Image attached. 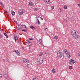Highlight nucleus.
Returning <instances> with one entry per match:
<instances>
[{
  "label": "nucleus",
  "instance_id": "43",
  "mask_svg": "<svg viewBox=\"0 0 80 80\" xmlns=\"http://www.w3.org/2000/svg\"><path fill=\"white\" fill-rule=\"evenodd\" d=\"M0 4L1 5H2V4H3V3H2V2H0Z\"/></svg>",
  "mask_w": 80,
  "mask_h": 80
},
{
  "label": "nucleus",
  "instance_id": "6",
  "mask_svg": "<svg viewBox=\"0 0 80 80\" xmlns=\"http://www.w3.org/2000/svg\"><path fill=\"white\" fill-rule=\"evenodd\" d=\"M69 63L70 65H73L75 63V61L73 59H71L69 60Z\"/></svg>",
  "mask_w": 80,
  "mask_h": 80
},
{
  "label": "nucleus",
  "instance_id": "33",
  "mask_svg": "<svg viewBox=\"0 0 80 80\" xmlns=\"http://www.w3.org/2000/svg\"><path fill=\"white\" fill-rule=\"evenodd\" d=\"M3 36L1 34L0 35V38H3Z\"/></svg>",
  "mask_w": 80,
  "mask_h": 80
},
{
  "label": "nucleus",
  "instance_id": "30",
  "mask_svg": "<svg viewBox=\"0 0 80 80\" xmlns=\"http://www.w3.org/2000/svg\"><path fill=\"white\" fill-rule=\"evenodd\" d=\"M51 10H53L54 8V6H51Z\"/></svg>",
  "mask_w": 80,
  "mask_h": 80
},
{
  "label": "nucleus",
  "instance_id": "48",
  "mask_svg": "<svg viewBox=\"0 0 80 80\" xmlns=\"http://www.w3.org/2000/svg\"><path fill=\"white\" fill-rule=\"evenodd\" d=\"M7 13V11H6V13Z\"/></svg>",
  "mask_w": 80,
  "mask_h": 80
},
{
  "label": "nucleus",
  "instance_id": "24",
  "mask_svg": "<svg viewBox=\"0 0 80 80\" xmlns=\"http://www.w3.org/2000/svg\"><path fill=\"white\" fill-rule=\"evenodd\" d=\"M69 69H70V70H72V69L73 67H72V66H69Z\"/></svg>",
  "mask_w": 80,
  "mask_h": 80
},
{
  "label": "nucleus",
  "instance_id": "50",
  "mask_svg": "<svg viewBox=\"0 0 80 80\" xmlns=\"http://www.w3.org/2000/svg\"><path fill=\"white\" fill-rule=\"evenodd\" d=\"M17 24H18V22H17Z\"/></svg>",
  "mask_w": 80,
  "mask_h": 80
},
{
  "label": "nucleus",
  "instance_id": "53",
  "mask_svg": "<svg viewBox=\"0 0 80 80\" xmlns=\"http://www.w3.org/2000/svg\"><path fill=\"white\" fill-rule=\"evenodd\" d=\"M22 48H23V47H22Z\"/></svg>",
  "mask_w": 80,
  "mask_h": 80
},
{
  "label": "nucleus",
  "instance_id": "16",
  "mask_svg": "<svg viewBox=\"0 0 80 80\" xmlns=\"http://www.w3.org/2000/svg\"><path fill=\"white\" fill-rule=\"evenodd\" d=\"M71 19L72 21H74L75 20V18L74 17H72L71 18Z\"/></svg>",
  "mask_w": 80,
  "mask_h": 80
},
{
  "label": "nucleus",
  "instance_id": "45",
  "mask_svg": "<svg viewBox=\"0 0 80 80\" xmlns=\"http://www.w3.org/2000/svg\"><path fill=\"white\" fill-rule=\"evenodd\" d=\"M29 65H28V64H27V66L28 67H29Z\"/></svg>",
  "mask_w": 80,
  "mask_h": 80
},
{
  "label": "nucleus",
  "instance_id": "10",
  "mask_svg": "<svg viewBox=\"0 0 80 80\" xmlns=\"http://www.w3.org/2000/svg\"><path fill=\"white\" fill-rule=\"evenodd\" d=\"M15 52H16V53L18 56H20V53L19 51L17 50H15Z\"/></svg>",
  "mask_w": 80,
  "mask_h": 80
},
{
  "label": "nucleus",
  "instance_id": "40",
  "mask_svg": "<svg viewBox=\"0 0 80 80\" xmlns=\"http://www.w3.org/2000/svg\"><path fill=\"white\" fill-rule=\"evenodd\" d=\"M24 26L25 28H26L27 26H26V25H22V26Z\"/></svg>",
  "mask_w": 80,
  "mask_h": 80
},
{
  "label": "nucleus",
  "instance_id": "28",
  "mask_svg": "<svg viewBox=\"0 0 80 80\" xmlns=\"http://www.w3.org/2000/svg\"><path fill=\"white\" fill-rule=\"evenodd\" d=\"M28 45H29V46H31V45H32V42H29L28 43Z\"/></svg>",
  "mask_w": 80,
  "mask_h": 80
},
{
  "label": "nucleus",
  "instance_id": "38",
  "mask_svg": "<svg viewBox=\"0 0 80 80\" xmlns=\"http://www.w3.org/2000/svg\"><path fill=\"white\" fill-rule=\"evenodd\" d=\"M14 22L16 23H17V21H14Z\"/></svg>",
  "mask_w": 80,
  "mask_h": 80
},
{
  "label": "nucleus",
  "instance_id": "46",
  "mask_svg": "<svg viewBox=\"0 0 80 80\" xmlns=\"http://www.w3.org/2000/svg\"><path fill=\"white\" fill-rule=\"evenodd\" d=\"M27 29H28V27H26V28H25Z\"/></svg>",
  "mask_w": 80,
  "mask_h": 80
},
{
  "label": "nucleus",
  "instance_id": "9",
  "mask_svg": "<svg viewBox=\"0 0 80 80\" xmlns=\"http://www.w3.org/2000/svg\"><path fill=\"white\" fill-rule=\"evenodd\" d=\"M23 10L21 9L19 11L18 13L19 15H22V14H23Z\"/></svg>",
  "mask_w": 80,
  "mask_h": 80
},
{
  "label": "nucleus",
  "instance_id": "23",
  "mask_svg": "<svg viewBox=\"0 0 80 80\" xmlns=\"http://www.w3.org/2000/svg\"><path fill=\"white\" fill-rule=\"evenodd\" d=\"M42 55H43V53L42 52L39 53V56H42Z\"/></svg>",
  "mask_w": 80,
  "mask_h": 80
},
{
  "label": "nucleus",
  "instance_id": "14",
  "mask_svg": "<svg viewBox=\"0 0 80 80\" xmlns=\"http://www.w3.org/2000/svg\"><path fill=\"white\" fill-rule=\"evenodd\" d=\"M30 6H32L33 4H32V2H29V4H28Z\"/></svg>",
  "mask_w": 80,
  "mask_h": 80
},
{
  "label": "nucleus",
  "instance_id": "41",
  "mask_svg": "<svg viewBox=\"0 0 80 80\" xmlns=\"http://www.w3.org/2000/svg\"><path fill=\"white\" fill-rule=\"evenodd\" d=\"M40 18H41V20H43V18L42 17H40Z\"/></svg>",
  "mask_w": 80,
  "mask_h": 80
},
{
  "label": "nucleus",
  "instance_id": "2",
  "mask_svg": "<svg viewBox=\"0 0 80 80\" xmlns=\"http://www.w3.org/2000/svg\"><path fill=\"white\" fill-rule=\"evenodd\" d=\"M64 52L66 54V55H67V57L68 58H70L71 56H70V54L68 52V51L66 49L64 50Z\"/></svg>",
  "mask_w": 80,
  "mask_h": 80
},
{
  "label": "nucleus",
  "instance_id": "4",
  "mask_svg": "<svg viewBox=\"0 0 80 80\" xmlns=\"http://www.w3.org/2000/svg\"><path fill=\"white\" fill-rule=\"evenodd\" d=\"M21 62L22 63H29V60L24 58H22L21 60Z\"/></svg>",
  "mask_w": 80,
  "mask_h": 80
},
{
  "label": "nucleus",
  "instance_id": "37",
  "mask_svg": "<svg viewBox=\"0 0 80 80\" xmlns=\"http://www.w3.org/2000/svg\"><path fill=\"white\" fill-rule=\"evenodd\" d=\"M33 80H37V79L36 78H33Z\"/></svg>",
  "mask_w": 80,
  "mask_h": 80
},
{
  "label": "nucleus",
  "instance_id": "20",
  "mask_svg": "<svg viewBox=\"0 0 80 80\" xmlns=\"http://www.w3.org/2000/svg\"><path fill=\"white\" fill-rule=\"evenodd\" d=\"M21 32H24L26 33H27V30L26 29H23L21 31Z\"/></svg>",
  "mask_w": 80,
  "mask_h": 80
},
{
  "label": "nucleus",
  "instance_id": "25",
  "mask_svg": "<svg viewBox=\"0 0 80 80\" xmlns=\"http://www.w3.org/2000/svg\"><path fill=\"white\" fill-rule=\"evenodd\" d=\"M37 20L38 21V25H40V22L39 21V20L38 19H37Z\"/></svg>",
  "mask_w": 80,
  "mask_h": 80
},
{
  "label": "nucleus",
  "instance_id": "52",
  "mask_svg": "<svg viewBox=\"0 0 80 80\" xmlns=\"http://www.w3.org/2000/svg\"><path fill=\"white\" fill-rule=\"evenodd\" d=\"M11 20H12V19H11Z\"/></svg>",
  "mask_w": 80,
  "mask_h": 80
},
{
  "label": "nucleus",
  "instance_id": "21",
  "mask_svg": "<svg viewBox=\"0 0 80 80\" xmlns=\"http://www.w3.org/2000/svg\"><path fill=\"white\" fill-rule=\"evenodd\" d=\"M52 72H53V73H55L56 72H55V69H52Z\"/></svg>",
  "mask_w": 80,
  "mask_h": 80
},
{
  "label": "nucleus",
  "instance_id": "3",
  "mask_svg": "<svg viewBox=\"0 0 80 80\" xmlns=\"http://www.w3.org/2000/svg\"><path fill=\"white\" fill-rule=\"evenodd\" d=\"M60 51H58L57 52V55L58 58H62V57L63 56V53L61 52Z\"/></svg>",
  "mask_w": 80,
  "mask_h": 80
},
{
  "label": "nucleus",
  "instance_id": "36",
  "mask_svg": "<svg viewBox=\"0 0 80 80\" xmlns=\"http://www.w3.org/2000/svg\"><path fill=\"white\" fill-rule=\"evenodd\" d=\"M34 10H35V11H38V9H37V8H35L34 9Z\"/></svg>",
  "mask_w": 80,
  "mask_h": 80
},
{
  "label": "nucleus",
  "instance_id": "35",
  "mask_svg": "<svg viewBox=\"0 0 80 80\" xmlns=\"http://www.w3.org/2000/svg\"><path fill=\"white\" fill-rule=\"evenodd\" d=\"M2 5V8H4V5H3V4H1Z\"/></svg>",
  "mask_w": 80,
  "mask_h": 80
},
{
  "label": "nucleus",
  "instance_id": "13",
  "mask_svg": "<svg viewBox=\"0 0 80 80\" xmlns=\"http://www.w3.org/2000/svg\"><path fill=\"white\" fill-rule=\"evenodd\" d=\"M12 16H14V15H15V12L13 11H12Z\"/></svg>",
  "mask_w": 80,
  "mask_h": 80
},
{
  "label": "nucleus",
  "instance_id": "12",
  "mask_svg": "<svg viewBox=\"0 0 80 80\" xmlns=\"http://www.w3.org/2000/svg\"><path fill=\"white\" fill-rule=\"evenodd\" d=\"M44 1L47 3H50V0H44Z\"/></svg>",
  "mask_w": 80,
  "mask_h": 80
},
{
  "label": "nucleus",
  "instance_id": "31",
  "mask_svg": "<svg viewBox=\"0 0 80 80\" xmlns=\"http://www.w3.org/2000/svg\"><path fill=\"white\" fill-rule=\"evenodd\" d=\"M6 62H8V63H9V60L8 59H6L5 60Z\"/></svg>",
  "mask_w": 80,
  "mask_h": 80
},
{
  "label": "nucleus",
  "instance_id": "47",
  "mask_svg": "<svg viewBox=\"0 0 80 80\" xmlns=\"http://www.w3.org/2000/svg\"><path fill=\"white\" fill-rule=\"evenodd\" d=\"M2 29H1L0 30V31H2Z\"/></svg>",
  "mask_w": 80,
  "mask_h": 80
},
{
  "label": "nucleus",
  "instance_id": "5",
  "mask_svg": "<svg viewBox=\"0 0 80 80\" xmlns=\"http://www.w3.org/2000/svg\"><path fill=\"white\" fill-rule=\"evenodd\" d=\"M43 58H40L39 60V61L37 62V63L38 65H41L43 62Z\"/></svg>",
  "mask_w": 80,
  "mask_h": 80
},
{
  "label": "nucleus",
  "instance_id": "8",
  "mask_svg": "<svg viewBox=\"0 0 80 80\" xmlns=\"http://www.w3.org/2000/svg\"><path fill=\"white\" fill-rule=\"evenodd\" d=\"M23 25H20L18 26L17 28V30H20V29H22V28H23Z\"/></svg>",
  "mask_w": 80,
  "mask_h": 80
},
{
  "label": "nucleus",
  "instance_id": "34",
  "mask_svg": "<svg viewBox=\"0 0 80 80\" xmlns=\"http://www.w3.org/2000/svg\"><path fill=\"white\" fill-rule=\"evenodd\" d=\"M29 39L30 40H33V38H29Z\"/></svg>",
  "mask_w": 80,
  "mask_h": 80
},
{
  "label": "nucleus",
  "instance_id": "1",
  "mask_svg": "<svg viewBox=\"0 0 80 80\" xmlns=\"http://www.w3.org/2000/svg\"><path fill=\"white\" fill-rule=\"evenodd\" d=\"M71 34L72 37H73L75 39L78 40V39L80 38V36H78V32L77 31V32H76L75 30H72L71 31Z\"/></svg>",
  "mask_w": 80,
  "mask_h": 80
},
{
  "label": "nucleus",
  "instance_id": "49",
  "mask_svg": "<svg viewBox=\"0 0 80 80\" xmlns=\"http://www.w3.org/2000/svg\"><path fill=\"white\" fill-rule=\"evenodd\" d=\"M46 29H47V28H45V30H46Z\"/></svg>",
  "mask_w": 80,
  "mask_h": 80
},
{
  "label": "nucleus",
  "instance_id": "15",
  "mask_svg": "<svg viewBox=\"0 0 80 80\" xmlns=\"http://www.w3.org/2000/svg\"><path fill=\"white\" fill-rule=\"evenodd\" d=\"M45 55L46 57H47V56H48L49 55L48 52H45Z\"/></svg>",
  "mask_w": 80,
  "mask_h": 80
},
{
  "label": "nucleus",
  "instance_id": "7",
  "mask_svg": "<svg viewBox=\"0 0 80 80\" xmlns=\"http://www.w3.org/2000/svg\"><path fill=\"white\" fill-rule=\"evenodd\" d=\"M4 77H5V78H6L7 80H9V78L8 77V75H7V73L4 72Z\"/></svg>",
  "mask_w": 80,
  "mask_h": 80
},
{
  "label": "nucleus",
  "instance_id": "27",
  "mask_svg": "<svg viewBox=\"0 0 80 80\" xmlns=\"http://www.w3.org/2000/svg\"><path fill=\"white\" fill-rule=\"evenodd\" d=\"M30 28H32V29H33V28H35L34 27L32 26H30Z\"/></svg>",
  "mask_w": 80,
  "mask_h": 80
},
{
  "label": "nucleus",
  "instance_id": "18",
  "mask_svg": "<svg viewBox=\"0 0 80 80\" xmlns=\"http://www.w3.org/2000/svg\"><path fill=\"white\" fill-rule=\"evenodd\" d=\"M26 43L27 44H28V43L30 42V41H29V40H26Z\"/></svg>",
  "mask_w": 80,
  "mask_h": 80
},
{
  "label": "nucleus",
  "instance_id": "11",
  "mask_svg": "<svg viewBox=\"0 0 80 80\" xmlns=\"http://www.w3.org/2000/svg\"><path fill=\"white\" fill-rule=\"evenodd\" d=\"M14 38L15 42H16V40H18V36H17V35L16 34L15 35Z\"/></svg>",
  "mask_w": 80,
  "mask_h": 80
},
{
  "label": "nucleus",
  "instance_id": "29",
  "mask_svg": "<svg viewBox=\"0 0 80 80\" xmlns=\"http://www.w3.org/2000/svg\"><path fill=\"white\" fill-rule=\"evenodd\" d=\"M63 8L64 9H67V6H64Z\"/></svg>",
  "mask_w": 80,
  "mask_h": 80
},
{
  "label": "nucleus",
  "instance_id": "42",
  "mask_svg": "<svg viewBox=\"0 0 80 80\" xmlns=\"http://www.w3.org/2000/svg\"><path fill=\"white\" fill-rule=\"evenodd\" d=\"M2 77V74H0V78Z\"/></svg>",
  "mask_w": 80,
  "mask_h": 80
},
{
  "label": "nucleus",
  "instance_id": "51",
  "mask_svg": "<svg viewBox=\"0 0 80 80\" xmlns=\"http://www.w3.org/2000/svg\"><path fill=\"white\" fill-rule=\"evenodd\" d=\"M4 11H5V10H4Z\"/></svg>",
  "mask_w": 80,
  "mask_h": 80
},
{
  "label": "nucleus",
  "instance_id": "26",
  "mask_svg": "<svg viewBox=\"0 0 80 80\" xmlns=\"http://www.w3.org/2000/svg\"><path fill=\"white\" fill-rule=\"evenodd\" d=\"M41 43H42V39L39 40V43L41 44Z\"/></svg>",
  "mask_w": 80,
  "mask_h": 80
},
{
  "label": "nucleus",
  "instance_id": "22",
  "mask_svg": "<svg viewBox=\"0 0 80 80\" xmlns=\"http://www.w3.org/2000/svg\"><path fill=\"white\" fill-rule=\"evenodd\" d=\"M4 35L6 36V37H7L6 38H8V36H7V34L6 33H4Z\"/></svg>",
  "mask_w": 80,
  "mask_h": 80
},
{
  "label": "nucleus",
  "instance_id": "17",
  "mask_svg": "<svg viewBox=\"0 0 80 80\" xmlns=\"http://www.w3.org/2000/svg\"><path fill=\"white\" fill-rule=\"evenodd\" d=\"M69 20H70V19H69V18H67V19H64V22H67V19Z\"/></svg>",
  "mask_w": 80,
  "mask_h": 80
},
{
  "label": "nucleus",
  "instance_id": "19",
  "mask_svg": "<svg viewBox=\"0 0 80 80\" xmlns=\"http://www.w3.org/2000/svg\"><path fill=\"white\" fill-rule=\"evenodd\" d=\"M58 38V36H55V37H54V38H55V39L56 40H57Z\"/></svg>",
  "mask_w": 80,
  "mask_h": 80
},
{
  "label": "nucleus",
  "instance_id": "32",
  "mask_svg": "<svg viewBox=\"0 0 80 80\" xmlns=\"http://www.w3.org/2000/svg\"><path fill=\"white\" fill-rule=\"evenodd\" d=\"M36 18H40V17L38 16H36Z\"/></svg>",
  "mask_w": 80,
  "mask_h": 80
},
{
  "label": "nucleus",
  "instance_id": "44",
  "mask_svg": "<svg viewBox=\"0 0 80 80\" xmlns=\"http://www.w3.org/2000/svg\"><path fill=\"white\" fill-rule=\"evenodd\" d=\"M77 5L78 6V7H80V4H78Z\"/></svg>",
  "mask_w": 80,
  "mask_h": 80
},
{
  "label": "nucleus",
  "instance_id": "39",
  "mask_svg": "<svg viewBox=\"0 0 80 80\" xmlns=\"http://www.w3.org/2000/svg\"><path fill=\"white\" fill-rule=\"evenodd\" d=\"M78 56H79V57H80V53L79 52L78 54Z\"/></svg>",
  "mask_w": 80,
  "mask_h": 80
}]
</instances>
